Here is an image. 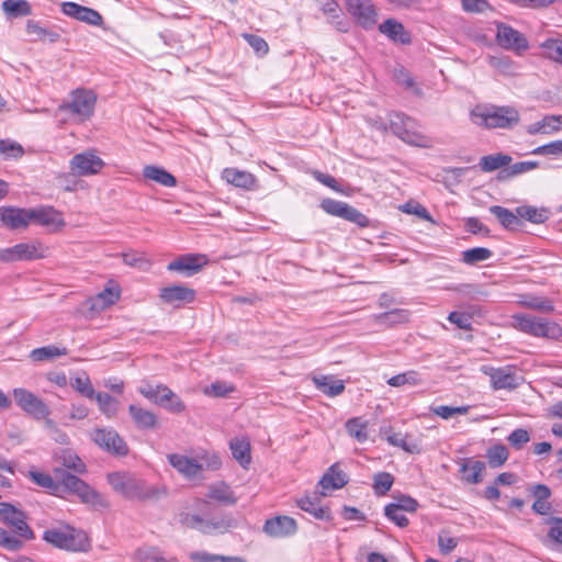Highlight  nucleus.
I'll list each match as a JSON object with an SVG mask.
<instances>
[{"mask_svg": "<svg viewBox=\"0 0 562 562\" xmlns=\"http://www.w3.org/2000/svg\"><path fill=\"white\" fill-rule=\"evenodd\" d=\"M496 42L502 48L515 52L518 55L529 48L526 36L505 23L496 24Z\"/></svg>", "mask_w": 562, "mask_h": 562, "instance_id": "obj_15", "label": "nucleus"}, {"mask_svg": "<svg viewBox=\"0 0 562 562\" xmlns=\"http://www.w3.org/2000/svg\"><path fill=\"white\" fill-rule=\"evenodd\" d=\"M296 504L302 510L313 515L316 519H331L329 509L319 506V503L316 499H312L311 497H302L297 499Z\"/></svg>", "mask_w": 562, "mask_h": 562, "instance_id": "obj_44", "label": "nucleus"}, {"mask_svg": "<svg viewBox=\"0 0 562 562\" xmlns=\"http://www.w3.org/2000/svg\"><path fill=\"white\" fill-rule=\"evenodd\" d=\"M43 539L57 549L71 552H87L91 548L87 533L68 525L46 529Z\"/></svg>", "mask_w": 562, "mask_h": 562, "instance_id": "obj_4", "label": "nucleus"}, {"mask_svg": "<svg viewBox=\"0 0 562 562\" xmlns=\"http://www.w3.org/2000/svg\"><path fill=\"white\" fill-rule=\"evenodd\" d=\"M490 212L495 215L499 223L507 229H516L521 225L517 210L512 212L506 207L493 205L490 207Z\"/></svg>", "mask_w": 562, "mask_h": 562, "instance_id": "obj_36", "label": "nucleus"}, {"mask_svg": "<svg viewBox=\"0 0 562 562\" xmlns=\"http://www.w3.org/2000/svg\"><path fill=\"white\" fill-rule=\"evenodd\" d=\"M297 531V524L289 516H276L267 519L263 525V532L271 538H286L294 536Z\"/></svg>", "mask_w": 562, "mask_h": 562, "instance_id": "obj_20", "label": "nucleus"}, {"mask_svg": "<svg viewBox=\"0 0 562 562\" xmlns=\"http://www.w3.org/2000/svg\"><path fill=\"white\" fill-rule=\"evenodd\" d=\"M0 221L10 229L26 228L31 222V209L1 206Z\"/></svg>", "mask_w": 562, "mask_h": 562, "instance_id": "obj_21", "label": "nucleus"}, {"mask_svg": "<svg viewBox=\"0 0 562 562\" xmlns=\"http://www.w3.org/2000/svg\"><path fill=\"white\" fill-rule=\"evenodd\" d=\"M13 396L20 408L35 419L46 418L50 413L41 398L25 389H14Z\"/></svg>", "mask_w": 562, "mask_h": 562, "instance_id": "obj_16", "label": "nucleus"}, {"mask_svg": "<svg viewBox=\"0 0 562 562\" xmlns=\"http://www.w3.org/2000/svg\"><path fill=\"white\" fill-rule=\"evenodd\" d=\"M57 460L60 462V464L69 470H74L77 473L85 472V464L81 461V459L75 454L70 450H60L58 454H56Z\"/></svg>", "mask_w": 562, "mask_h": 562, "instance_id": "obj_51", "label": "nucleus"}, {"mask_svg": "<svg viewBox=\"0 0 562 562\" xmlns=\"http://www.w3.org/2000/svg\"><path fill=\"white\" fill-rule=\"evenodd\" d=\"M475 315H481V308L477 306H471L465 312H451L448 315V321L460 329L471 330L472 319Z\"/></svg>", "mask_w": 562, "mask_h": 562, "instance_id": "obj_40", "label": "nucleus"}, {"mask_svg": "<svg viewBox=\"0 0 562 562\" xmlns=\"http://www.w3.org/2000/svg\"><path fill=\"white\" fill-rule=\"evenodd\" d=\"M463 11L468 13H484L492 10L487 0H461Z\"/></svg>", "mask_w": 562, "mask_h": 562, "instance_id": "obj_64", "label": "nucleus"}, {"mask_svg": "<svg viewBox=\"0 0 562 562\" xmlns=\"http://www.w3.org/2000/svg\"><path fill=\"white\" fill-rule=\"evenodd\" d=\"M321 10L328 18V20L331 23H336L337 24V29L339 31H344V32L347 31V24L342 23L340 21H337L339 19V16L341 15V9H340V7H339L337 1H335V0H324L321 3Z\"/></svg>", "mask_w": 562, "mask_h": 562, "instance_id": "obj_48", "label": "nucleus"}, {"mask_svg": "<svg viewBox=\"0 0 562 562\" xmlns=\"http://www.w3.org/2000/svg\"><path fill=\"white\" fill-rule=\"evenodd\" d=\"M486 458L490 467L499 468L508 459V450L504 445H496L487 449Z\"/></svg>", "mask_w": 562, "mask_h": 562, "instance_id": "obj_55", "label": "nucleus"}, {"mask_svg": "<svg viewBox=\"0 0 562 562\" xmlns=\"http://www.w3.org/2000/svg\"><path fill=\"white\" fill-rule=\"evenodd\" d=\"M67 349L65 347H58L54 345L33 349L30 353V358L34 362H41L46 360H53L55 358L66 356Z\"/></svg>", "mask_w": 562, "mask_h": 562, "instance_id": "obj_46", "label": "nucleus"}, {"mask_svg": "<svg viewBox=\"0 0 562 562\" xmlns=\"http://www.w3.org/2000/svg\"><path fill=\"white\" fill-rule=\"evenodd\" d=\"M316 389L329 397H335L345 391V382L333 375H313Z\"/></svg>", "mask_w": 562, "mask_h": 562, "instance_id": "obj_27", "label": "nucleus"}, {"mask_svg": "<svg viewBox=\"0 0 562 562\" xmlns=\"http://www.w3.org/2000/svg\"><path fill=\"white\" fill-rule=\"evenodd\" d=\"M31 221L47 228L50 233L60 232L66 226L63 213L53 206L31 209Z\"/></svg>", "mask_w": 562, "mask_h": 562, "instance_id": "obj_18", "label": "nucleus"}, {"mask_svg": "<svg viewBox=\"0 0 562 562\" xmlns=\"http://www.w3.org/2000/svg\"><path fill=\"white\" fill-rule=\"evenodd\" d=\"M223 178L228 183L243 189H251L256 182L255 177L250 172L240 171L235 168L224 169Z\"/></svg>", "mask_w": 562, "mask_h": 562, "instance_id": "obj_32", "label": "nucleus"}, {"mask_svg": "<svg viewBox=\"0 0 562 562\" xmlns=\"http://www.w3.org/2000/svg\"><path fill=\"white\" fill-rule=\"evenodd\" d=\"M385 438L390 445L402 448L404 451L409 453H420L423 450L420 442L417 440H409L408 435L390 431L385 434Z\"/></svg>", "mask_w": 562, "mask_h": 562, "instance_id": "obj_34", "label": "nucleus"}, {"mask_svg": "<svg viewBox=\"0 0 562 562\" xmlns=\"http://www.w3.org/2000/svg\"><path fill=\"white\" fill-rule=\"evenodd\" d=\"M394 477L391 473L379 472L373 477V491L378 496L385 495L392 487Z\"/></svg>", "mask_w": 562, "mask_h": 562, "instance_id": "obj_56", "label": "nucleus"}, {"mask_svg": "<svg viewBox=\"0 0 562 562\" xmlns=\"http://www.w3.org/2000/svg\"><path fill=\"white\" fill-rule=\"evenodd\" d=\"M229 448L234 459L243 468H247L251 461L249 439L247 437H236L231 440Z\"/></svg>", "mask_w": 562, "mask_h": 562, "instance_id": "obj_30", "label": "nucleus"}, {"mask_svg": "<svg viewBox=\"0 0 562 562\" xmlns=\"http://www.w3.org/2000/svg\"><path fill=\"white\" fill-rule=\"evenodd\" d=\"M128 412L139 428H154L157 424L155 414L137 405H130Z\"/></svg>", "mask_w": 562, "mask_h": 562, "instance_id": "obj_41", "label": "nucleus"}, {"mask_svg": "<svg viewBox=\"0 0 562 562\" xmlns=\"http://www.w3.org/2000/svg\"><path fill=\"white\" fill-rule=\"evenodd\" d=\"M154 403L172 413H182L186 409L181 398L164 384H158V395Z\"/></svg>", "mask_w": 562, "mask_h": 562, "instance_id": "obj_26", "label": "nucleus"}, {"mask_svg": "<svg viewBox=\"0 0 562 562\" xmlns=\"http://www.w3.org/2000/svg\"><path fill=\"white\" fill-rule=\"evenodd\" d=\"M90 438L101 449L115 456H126L128 447L123 438L111 427L95 428L91 431Z\"/></svg>", "mask_w": 562, "mask_h": 562, "instance_id": "obj_12", "label": "nucleus"}, {"mask_svg": "<svg viewBox=\"0 0 562 562\" xmlns=\"http://www.w3.org/2000/svg\"><path fill=\"white\" fill-rule=\"evenodd\" d=\"M93 398L99 405V409L105 417L113 418L119 411V402L108 393H95Z\"/></svg>", "mask_w": 562, "mask_h": 562, "instance_id": "obj_47", "label": "nucleus"}, {"mask_svg": "<svg viewBox=\"0 0 562 562\" xmlns=\"http://www.w3.org/2000/svg\"><path fill=\"white\" fill-rule=\"evenodd\" d=\"M481 371L490 378L494 390H515L524 382L522 375L512 366L502 368L483 366Z\"/></svg>", "mask_w": 562, "mask_h": 562, "instance_id": "obj_10", "label": "nucleus"}, {"mask_svg": "<svg viewBox=\"0 0 562 562\" xmlns=\"http://www.w3.org/2000/svg\"><path fill=\"white\" fill-rule=\"evenodd\" d=\"M540 48L544 57L562 64V40L548 38L540 44Z\"/></svg>", "mask_w": 562, "mask_h": 562, "instance_id": "obj_50", "label": "nucleus"}, {"mask_svg": "<svg viewBox=\"0 0 562 562\" xmlns=\"http://www.w3.org/2000/svg\"><path fill=\"white\" fill-rule=\"evenodd\" d=\"M1 9L8 19L27 16L32 13L31 4L26 0H4Z\"/></svg>", "mask_w": 562, "mask_h": 562, "instance_id": "obj_38", "label": "nucleus"}, {"mask_svg": "<svg viewBox=\"0 0 562 562\" xmlns=\"http://www.w3.org/2000/svg\"><path fill=\"white\" fill-rule=\"evenodd\" d=\"M539 162L538 161H518L513 165H508L507 168L503 169L499 172L501 179H507L510 177H515L521 173L529 172L536 168H538Z\"/></svg>", "mask_w": 562, "mask_h": 562, "instance_id": "obj_52", "label": "nucleus"}, {"mask_svg": "<svg viewBox=\"0 0 562 562\" xmlns=\"http://www.w3.org/2000/svg\"><path fill=\"white\" fill-rule=\"evenodd\" d=\"M492 256L493 252L488 248L475 247L462 252V261L467 265H475L490 259Z\"/></svg>", "mask_w": 562, "mask_h": 562, "instance_id": "obj_54", "label": "nucleus"}, {"mask_svg": "<svg viewBox=\"0 0 562 562\" xmlns=\"http://www.w3.org/2000/svg\"><path fill=\"white\" fill-rule=\"evenodd\" d=\"M54 475L57 485L59 484L66 491L78 495L83 503L92 505L100 503V495L78 476L70 474L65 469L60 468H56L54 470Z\"/></svg>", "mask_w": 562, "mask_h": 562, "instance_id": "obj_8", "label": "nucleus"}, {"mask_svg": "<svg viewBox=\"0 0 562 562\" xmlns=\"http://www.w3.org/2000/svg\"><path fill=\"white\" fill-rule=\"evenodd\" d=\"M121 296V290L113 281H109L106 286L97 295L87 301L89 310L92 312H101L109 306L115 304Z\"/></svg>", "mask_w": 562, "mask_h": 562, "instance_id": "obj_22", "label": "nucleus"}, {"mask_svg": "<svg viewBox=\"0 0 562 562\" xmlns=\"http://www.w3.org/2000/svg\"><path fill=\"white\" fill-rule=\"evenodd\" d=\"M561 115H547L542 120L529 124L526 131L529 135L553 134L561 130Z\"/></svg>", "mask_w": 562, "mask_h": 562, "instance_id": "obj_28", "label": "nucleus"}, {"mask_svg": "<svg viewBox=\"0 0 562 562\" xmlns=\"http://www.w3.org/2000/svg\"><path fill=\"white\" fill-rule=\"evenodd\" d=\"M468 411H469L468 406L452 407V406L440 405V406L431 408V412L435 415H437L443 419H449L456 415H465L468 413Z\"/></svg>", "mask_w": 562, "mask_h": 562, "instance_id": "obj_61", "label": "nucleus"}, {"mask_svg": "<svg viewBox=\"0 0 562 562\" xmlns=\"http://www.w3.org/2000/svg\"><path fill=\"white\" fill-rule=\"evenodd\" d=\"M70 385L80 394L88 398H93L95 392L92 387L91 381L87 374L78 375L71 379Z\"/></svg>", "mask_w": 562, "mask_h": 562, "instance_id": "obj_59", "label": "nucleus"}, {"mask_svg": "<svg viewBox=\"0 0 562 562\" xmlns=\"http://www.w3.org/2000/svg\"><path fill=\"white\" fill-rule=\"evenodd\" d=\"M112 488L128 499L148 501L158 499L164 492L145 481L126 473L115 472L108 475Z\"/></svg>", "mask_w": 562, "mask_h": 562, "instance_id": "obj_2", "label": "nucleus"}, {"mask_svg": "<svg viewBox=\"0 0 562 562\" xmlns=\"http://www.w3.org/2000/svg\"><path fill=\"white\" fill-rule=\"evenodd\" d=\"M321 207L327 214L344 218L357 224L360 227H367L369 225V218L346 202L327 198L321 202Z\"/></svg>", "mask_w": 562, "mask_h": 562, "instance_id": "obj_14", "label": "nucleus"}, {"mask_svg": "<svg viewBox=\"0 0 562 562\" xmlns=\"http://www.w3.org/2000/svg\"><path fill=\"white\" fill-rule=\"evenodd\" d=\"M143 175L146 179L164 187H173L176 184V178L171 173L156 166H146L143 170Z\"/></svg>", "mask_w": 562, "mask_h": 562, "instance_id": "obj_45", "label": "nucleus"}, {"mask_svg": "<svg viewBox=\"0 0 562 562\" xmlns=\"http://www.w3.org/2000/svg\"><path fill=\"white\" fill-rule=\"evenodd\" d=\"M367 428L368 422L360 417L351 418L346 423L347 432L358 442H364L368 439Z\"/></svg>", "mask_w": 562, "mask_h": 562, "instance_id": "obj_49", "label": "nucleus"}, {"mask_svg": "<svg viewBox=\"0 0 562 562\" xmlns=\"http://www.w3.org/2000/svg\"><path fill=\"white\" fill-rule=\"evenodd\" d=\"M24 539L19 536L11 535L9 531L0 527V547L9 550V551H19L24 546Z\"/></svg>", "mask_w": 562, "mask_h": 562, "instance_id": "obj_57", "label": "nucleus"}, {"mask_svg": "<svg viewBox=\"0 0 562 562\" xmlns=\"http://www.w3.org/2000/svg\"><path fill=\"white\" fill-rule=\"evenodd\" d=\"M490 65L502 75L515 76L517 67L508 57H491Z\"/></svg>", "mask_w": 562, "mask_h": 562, "instance_id": "obj_58", "label": "nucleus"}, {"mask_svg": "<svg viewBox=\"0 0 562 562\" xmlns=\"http://www.w3.org/2000/svg\"><path fill=\"white\" fill-rule=\"evenodd\" d=\"M169 464L189 481L202 480L204 470H218L222 465L220 457L214 452L204 451L195 458L180 453L167 456Z\"/></svg>", "mask_w": 562, "mask_h": 562, "instance_id": "obj_1", "label": "nucleus"}, {"mask_svg": "<svg viewBox=\"0 0 562 562\" xmlns=\"http://www.w3.org/2000/svg\"><path fill=\"white\" fill-rule=\"evenodd\" d=\"M26 33L33 36V41H48L49 43H55L60 37L59 33L45 29L33 20L26 22Z\"/></svg>", "mask_w": 562, "mask_h": 562, "instance_id": "obj_42", "label": "nucleus"}, {"mask_svg": "<svg viewBox=\"0 0 562 562\" xmlns=\"http://www.w3.org/2000/svg\"><path fill=\"white\" fill-rule=\"evenodd\" d=\"M159 296L165 303L179 305L193 302L195 292L184 285H172L162 288Z\"/></svg>", "mask_w": 562, "mask_h": 562, "instance_id": "obj_24", "label": "nucleus"}, {"mask_svg": "<svg viewBox=\"0 0 562 562\" xmlns=\"http://www.w3.org/2000/svg\"><path fill=\"white\" fill-rule=\"evenodd\" d=\"M346 483V474L336 465H331L319 481V485L324 491L341 488ZM322 494L326 495L325 492H322Z\"/></svg>", "mask_w": 562, "mask_h": 562, "instance_id": "obj_33", "label": "nucleus"}, {"mask_svg": "<svg viewBox=\"0 0 562 562\" xmlns=\"http://www.w3.org/2000/svg\"><path fill=\"white\" fill-rule=\"evenodd\" d=\"M23 154V149L19 144L10 140H0V158H18Z\"/></svg>", "mask_w": 562, "mask_h": 562, "instance_id": "obj_63", "label": "nucleus"}, {"mask_svg": "<svg viewBox=\"0 0 562 562\" xmlns=\"http://www.w3.org/2000/svg\"><path fill=\"white\" fill-rule=\"evenodd\" d=\"M181 524L204 535L217 536L228 532L238 526L237 520L229 514L202 517L196 514H183Z\"/></svg>", "mask_w": 562, "mask_h": 562, "instance_id": "obj_5", "label": "nucleus"}, {"mask_svg": "<svg viewBox=\"0 0 562 562\" xmlns=\"http://www.w3.org/2000/svg\"><path fill=\"white\" fill-rule=\"evenodd\" d=\"M387 384L394 387H400L403 385L414 386L422 384V379L417 371L409 370L390 378L387 380Z\"/></svg>", "mask_w": 562, "mask_h": 562, "instance_id": "obj_53", "label": "nucleus"}, {"mask_svg": "<svg viewBox=\"0 0 562 562\" xmlns=\"http://www.w3.org/2000/svg\"><path fill=\"white\" fill-rule=\"evenodd\" d=\"M206 263L204 256H186L168 265L170 271H187L192 274L199 271Z\"/></svg>", "mask_w": 562, "mask_h": 562, "instance_id": "obj_29", "label": "nucleus"}, {"mask_svg": "<svg viewBox=\"0 0 562 562\" xmlns=\"http://www.w3.org/2000/svg\"><path fill=\"white\" fill-rule=\"evenodd\" d=\"M61 11L64 14L89 25L100 26L103 22L98 11L75 2H64L61 4Z\"/></svg>", "mask_w": 562, "mask_h": 562, "instance_id": "obj_23", "label": "nucleus"}, {"mask_svg": "<svg viewBox=\"0 0 562 562\" xmlns=\"http://www.w3.org/2000/svg\"><path fill=\"white\" fill-rule=\"evenodd\" d=\"M348 12L355 18L356 22L363 29H372L378 14L370 0H345Z\"/></svg>", "mask_w": 562, "mask_h": 562, "instance_id": "obj_17", "label": "nucleus"}, {"mask_svg": "<svg viewBox=\"0 0 562 562\" xmlns=\"http://www.w3.org/2000/svg\"><path fill=\"white\" fill-rule=\"evenodd\" d=\"M235 387L223 381H215L210 386L204 389V394L215 397H225L232 393Z\"/></svg>", "mask_w": 562, "mask_h": 562, "instance_id": "obj_60", "label": "nucleus"}, {"mask_svg": "<svg viewBox=\"0 0 562 562\" xmlns=\"http://www.w3.org/2000/svg\"><path fill=\"white\" fill-rule=\"evenodd\" d=\"M43 257V251L40 245L36 244L21 243L9 248L0 249V260L3 262L33 260Z\"/></svg>", "mask_w": 562, "mask_h": 562, "instance_id": "obj_19", "label": "nucleus"}, {"mask_svg": "<svg viewBox=\"0 0 562 562\" xmlns=\"http://www.w3.org/2000/svg\"><path fill=\"white\" fill-rule=\"evenodd\" d=\"M0 519L24 540L34 539V532L26 522V515L9 503H0Z\"/></svg>", "mask_w": 562, "mask_h": 562, "instance_id": "obj_11", "label": "nucleus"}, {"mask_svg": "<svg viewBox=\"0 0 562 562\" xmlns=\"http://www.w3.org/2000/svg\"><path fill=\"white\" fill-rule=\"evenodd\" d=\"M517 214L530 223L542 224L549 218L550 211L546 207L521 205L517 207Z\"/></svg>", "mask_w": 562, "mask_h": 562, "instance_id": "obj_39", "label": "nucleus"}, {"mask_svg": "<svg viewBox=\"0 0 562 562\" xmlns=\"http://www.w3.org/2000/svg\"><path fill=\"white\" fill-rule=\"evenodd\" d=\"M546 524L550 526L548 538L558 544H562V518L550 517L546 519Z\"/></svg>", "mask_w": 562, "mask_h": 562, "instance_id": "obj_62", "label": "nucleus"}, {"mask_svg": "<svg viewBox=\"0 0 562 562\" xmlns=\"http://www.w3.org/2000/svg\"><path fill=\"white\" fill-rule=\"evenodd\" d=\"M485 464L482 461H465L461 464L462 480L469 484H477L482 481Z\"/></svg>", "mask_w": 562, "mask_h": 562, "instance_id": "obj_37", "label": "nucleus"}, {"mask_svg": "<svg viewBox=\"0 0 562 562\" xmlns=\"http://www.w3.org/2000/svg\"><path fill=\"white\" fill-rule=\"evenodd\" d=\"M104 161L93 150L76 154L69 161L72 176L90 177L98 175L104 167Z\"/></svg>", "mask_w": 562, "mask_h": 562, "instance_id": "obj_13", "label": "nucleus"}, {"mask_svg": "<svg viewBox=\"0 0 562 562\" xmlns=\"http://www.w3.org/2000/svg\"><path fill=\"white\" fill-rule=\"evenodd\" d=\"M95 94L86 89H77L67 102L58 106V112L65 114V120L74 123H83L89 120L94 112Z\"/></svg>", "mask_w": 562, "mask_h": 562, "instance_id": "obj_6", "label": "nucleus"}, {"mask_svg": "<svg viewBox=\"0 0 562 562\" xmlns=\"http://www.w3.org/2000/svg\"><path fill=\"white\" fill-rule=\"evenodd\" d=\"M391 131L403 142L420 147H428V139L420 133L415 131L412 119L403 113H394L390 116Z\"/></svg>", "mask_w": 562, "mask_h": 562, "instance_id": "obj_9", "label": "nucleus"}, {"mask_svg": "<svg viewBox=\"0 0 562 562\" xmlns=\"http://www.w3.org/2000/svg\"><path fill=\"white\" fill-rule=\"evenodd\" d=\"M472 122L483 128H512L519 122V113L513 106L476 105L470 113Z\"/></svg>", "mask_w": 562, "mask_h": 562, "instance_id": "obj_3", "label": "nucleus"}, {"mask_svg": "<svg viewBox=\"0 0 562 562\" xmlns=\"http://www.w3.org/2000/svg\"><path fill=\"white\" fill-rule=\"evenodd\" d=\"M514 328L541 338L559 339L562 336V327L552 321L527 314H516L512 317Z\"/></svg>", "mask_w": 562, "mask_h": 562, "instance_id": "obj_7", "label": "nucleus"}, {"mask_svg": "<svg viewBox=\"0 0 562 562\" xmlns=\"http://www.w3.org/2000/svg\"><path fill=\"white\" fill-rule=\"evenodd\" d=\"M379 31L395 43L409 44L412 41L409 32L405 30L401 22L394 19H387L381 23Z\"/></svg>", "mask_w": 562, "mask_h": 562, "instance_id": "obj_25", "label": "nucleus"}, {"mask_svg": "<svg viewBox=\"0 0 562 562\" xmlns=\"http://www.w3.org/2000/svg\"><path fill=\"white\" fill-rule=\"evenodd\" d=\"M207 497L226 505H234L237 502L233 490L223 482L210 485Z\"/></svg>", "mask_w": 562, "mask_h": 562, "instance_id": "obj_35", "label": "nucleus"}, {"mask_svg": "<svg viewBox=\"0 0 562 562\" xmlns=\"http://www.w3.org/2000/svg\"><path fill=\"white\" fill-rule=\"evenodd\" d=\"M510 162L512 157L509 155L498 153L494 155L483 156L479 161V166L482 171L492 172L494 170L508 166Z\"/></svg>", "mask_w": 562, "mask_h": 562, "instance_id": "obj_43", "label": "nucleus"}, {"mask_svg": "<svg viewBox=\"0 0 562 562\" xmlns=\"http://www.w3.org/2000/svg\"><path fill=\"white\" fill-rule=\"evenodd\" d=\"M517 303L526 308H530L541 313H551L554 311L552 300L548 297L537 296L533 294H522Z\"/></svg>", "mask_w": 562, "mask_h": 562, "instance_id": "obj_31", "label": "nucleus"}]
</instances>
